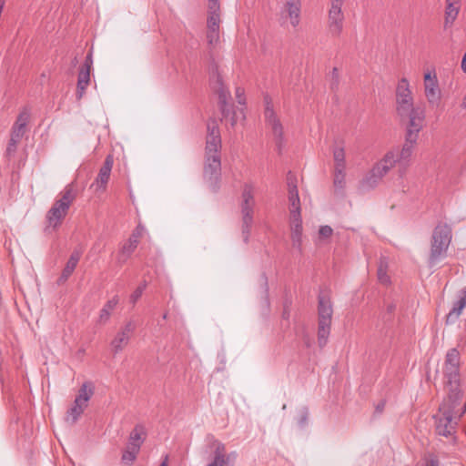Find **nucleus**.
Here are the masks:
<instances>
[{"instance_id": "nucleus-1", "label": "nucleus", "mask_w": 466, "mask_h": 466, "mask_svg": "<svg viewBox=\"0 0 466 466\" xmlns=\"http://www.w3.org/2000/svg\"><path fill=\"white\" fill-rule=\"evenodd\" d=\"M396 113L400 122L405 124V141L401 147L389 150L381 158L390 170L398 167L402 177L411 164L412 155L417 145L420 132L425 124V109L415 106L410 85L406 78H401L396 88Z\"/></svg>"}, {"instance_id": "nucleus-2", "label": "nucleus", "mask_w": 466, "mask_h": 466, "mask_svg": "<svg viewBox=\"0 0 466 466\" xmlns=\"http://www.w3.org/2000/svg\"><path fill=\"white\" fill-rule=\"evenodd\" d=\"M220 148V132L217 123L213 121L208 125L203 178L209 189L214 192L219 187L221 177Z\"/></svg>"}, {"instance_id": "nucleus-3", "label": "nucleus", "mask_w": 466, "mask_h": 466, "mask_svg": "<svg viewBox=\"0 0 466 466\" xmlns=\"http://www.w3.org/2000/svg\"><path fill=\"white\" fill-rule=\"evenodd\" d=\"M76 198V189L74 183L68 184L58 195L50 209L46 212V232L56 230L66 217L69 208Z\"/></svg>"}, {"instance_id": "nucleus-4", "label": "nucleus", "mask_w": 466, "mask_h": 466, "mask_svg": "<svg viewBox=\"0 0 466 466\" xmlns=\"http://www.w3.org/2000/svg\"><path fill=\"white\" fill-rule=\"evenodd\" d=\"M452 240L451 227L445 222H439L432 230L431 248L428 258L430 267H434L447 257Z\"/></svg>"}, {"instance_id": "nucleus-5", "label": "nucleus", "mask_w": 466, "mask_h": 466, "mask_svg": "<svg viewBox=\"0 0 466 466\" xmlns=\"http://www.w3.org/2000/svg\"><path fill=\"white\" fill-rule=\"evenodd\" d=\"M255 205V187L252 184L247 183L243 186L239 205L242 222L241 233L246 243L250 236Z\"/></svg>"}, {"instance_id": "nucleus-6", "label": "nucleus", "mask_w": 466, "mask_h": 466, "mask_svg": "<svg viewBox=\"0 0 466 466\" xmlns=\"http://www.w3.org/2000/svg\"><path fill=\"white\" fill-rule=\"evenodd\" d=\"M95 386L91 381H86L82 384L75 398L74 402L67 410L65 417L66 423L73 425L83 414L88 406V401L94 395Z\"/></svg>"}, {"instance_id": "nucleus-7", "label": "nucleus", "mask_w": 466, "mask_h": 466, "mask_svg": "<svg viewBox=\"0 0 466 466\" xmlns=\"http://www.w3.org/2000/svg\"><path fill=\"white\" fill-rule=\"evenodd\" d=\"M319 329H318V342L319 347H324L327 344L328 338L330 332V325L332 319V304L330 299L327 295L319 296Z\"/></svg>"}, {"instance_id": "nucleus-8", "label": "nucleus", "mask_w": 466, "mask_h": 466, "mask_svg": "<svg viewBox=\"0 0 466 466\" xmlns=\"http://www.w3.org/2000/svg\"><path fill=\"white\" fill-rule=\"evenodd\" d=\"M345 0H330L328 12V26L332 36L338 37L341 35L344 25V14L342 6Z\"/></svg>"}, {"instance_id": "nucleus-9", "label": "nucleus", "mask_w": 466, "mask_h": 466, "mask_svg": "<svg viewBox=\"0 0 466 466\" xmlns=\"http://www.w3.org/2000/svg\"><path fill=\"white\" fill-rule=\"evenodd\" d=\"M389 171V166H386L382 159H380L360 181L359 190L365 193L375 188Z\"/></svg>"}, {"instance_id": "nucleus-10", "label": "nucleus", "mask_w": 466, "mask_h": 466, "mask_svg": "<svg viewBox=\"0 0 466 466\" xmlns=\"http://www.w3.org/2000/svg\"><path fill=\"white\" fill-rule=\"evenodd\" d=\"M301 0H286L280 9L283 24L289 23L293 29H297L301 22Z\"/></svg>"}, {"instance_id": "nucleus-11", "label": "nucleus", "mask_w": 466, "mask_h": 466, "mask_svg": "<svg viewBox=\"0 0 466 466\" xmlns=\"http://www.w3.org/2000/svg\"><path fill=\"white\" fill-rule=\"evenodd\" d=\"M144 231L145 228L141 224H138L133 230L129 238L122 245L116 256V262L119 266L124 265L134 253L144 235Z\"/></svg>"}, {"instance_id": "nucleus-12", "label": "nucleus", "mask_w": 466, "mask_h": 466, "mask_svg": "<svg viewBox=\"0 0 466 466\" xmlns=\"http://www.w3.org/2000/svg\"><path fill=\"white\" fill-rule=\"evenodd\" d=\"M447 397L443 400L441 406H446L447 410L461 411L463 409L459 408L460 401L464 394V388L461 380H448L445 385Z\"/></svg>"}, {"instance_id": "nucleus-13", "label": "nucleus", "mask_w": 466, "mask_h": 466, "mask_svg": "<svg viewBox=\"0 0 466 466\" xmlns=\"http://www.w3.org/2000/svg\"><path fill=\"white\" fill-rule=\"evenodd\" d=\"M265 104L266 123L268 128L271 130L272 135L274 136V139L279 150H280L283 144V127L273 110L272 103L268 96L265 97Z\"/></svg>"}, {"instance_id": "nucleus-14", "label": "nucleus", "mask_w": 466, "mask_h": 466, "mask_svg": "<svg viewBox=\"0 0 466 466\" xmlns=\"http://www.w3.org/2000/svg\"><path fill=\"white\" fill-rule=\"evenodd\" d=\"M136 329L137 324L132 319L127 321L124 326L121 327L110 343L113 355L118 354L128 345Z\"/></svg>"}, {"instance_id": "nucleus-15", "label": "nucleus", "mask_w": 466, "mask_h": 466, "mask_svg": "<svg viewBox=\"0 0 466 466\" xmlns=\"http://www.w3.org/2000/svg\"><path fill=\"white\" fill-rule=\"evenodd\" d=\"M424 95L431 105H438L441 101V89L435 73L428 71L424 74Z\"/></svg>"}, {"instance_id": "nucleus-16", "label": "nucleus", "mask_w": 466, "mask_h": 466, "mask_svg": "<svg viewBox=\"0 0 466 466\" xmlns=\"http://www.w3.org/2000/svg\"><path fill=\"white\" fill-rule=\"evenodd\" d=\"M229 97V92L221 88L218 91V104L220 106L221 114L224 118L228 119L231 126H235L239 117L245 118V115L243 109H239L237 111H230V108L228 105V99Z\"/></svg>"}, {"instance_id": "nucleus-17", "label": "nucleus", "mask_w": 466, "mask_h": 466, "mask_svg": "<svg viewBox=\"0 0 466 466\" xmlns=\"http://www.w3.org/2000/svg\"><path fill=\"white\" fill-rule=\"evenodd\" d=\"M289 201L290 216L295 218L300 216V201L296 185V178L289 174L288 176Z\"/></svg>"}, {"instance_id": "nucleus-18", "label": "nucleus", "mask_w": 466, "mask_h": 466, "mask_svg": "<svg viewBox=\"0 0 466 466\" xmlns=\"http://www.w3.org/2000/svg\"><path fill=\"white\" fill-rule=\"evenodd\" d=\"M460 353L457 349H451L446 355L444 374L447 379H455L459 376Z\"/></svg>"}, {"instance_id": "nucleus-19", "label": "nucleus", "mask_w": 466, "mask_h": 466, "mask_svg": "<svg viewBox=\"0 0 466 466\" xmlns=\"http://www.w3.org/2000/svg\"><path fill=\"white\" fill-rule=\"evenodd\" d=\"M236 453L228 454L226 446L222 442H217L213 453V459L207 466H229V461L235 459Z\"/></svg>"}, {"instance_id": "nucleus-20", "label": "nucleus", "mask_w": 466, "mask_h": 466, "mask_svg": "<svg viewBox=\"0 0 466 466\" xmlns=\"http://www.w3.org/2000/svg\"><path fill=\"white\" fill-rule=\"evenodd\" d=\"M114 165V157L112 155H107L103 166L100 167L98 175L96 177L95 184L97 188L105 190L107 185V182L110 177V174L112 171V167Z\"/></svg>"}, {"instance_id": "nucleus-21", "label": "nucleus", "mask_w": 466, "mask_h": 466, "mask_svg": "<svg viewBox=\"0 0 466 466\" xmlns=\"http://www.w3.org/2000/svg\"><path fill=\"white\" fill-rule=\"evenodd\" d=\"M461 10V0H446L444 12V29L451 28L456 21Z\"/></svg>"}, {"instance_id": "nucleus-22", "label": "nucleus", "mask_w": 466, "mask_h": 466, "mask_svg": "<svg viewBox=\"0 0 466 466\" xmlns=\"http://www.w3.org/2000/svg\"><path fill=\"white\" fill-rule=\"evenodd\" d=\"M290 231L291 240L293 248H297L301 252L302 248V221L301 217H291L290 216Z\"/></svg>"}, {"instance_id": "nucleus-23", "label": "nucleus", "mask_w": 466, "mask_h": 466, "mask_svg": "<svg viewBox=\"0 0 466 466\" xmlns=\"http://www.w3.org/2000/svg\"><path fill=\"white\" fill-rule=\"evenodd\" d=\"M466 307V287L460 292L459 299L454 302L452 309L450 310L446 317V323H454L461 314L463 309Z\"/></svg>"}, {"instance_id": "nucleus-24", "label": "nucleus", "mask_w": 466, "mask_h": 466, "mask_svg": "<svg viewBox=\"0 0 466 466\" xmlns=\"http://www.w3.org/2000/svg\"><path fill=\"white\" fill-rule=\"evenodd\" d=\"M30 114L26 109H24L17 116L15 123L13 126L11 136L15 138H22L26 131V125L29 121Z\"/></svg>"}, {"instance_id": "nucleus-25", "label": "nucleus", "mask_w": 466, "mask_h": 466, "mask_svg": "<svg viewBox=\"0 0 466 466\" xmlns=\"http://www.w3.org/2000/svg\"><path fill=\"white\" fill-rule=\"evenodd\" d=\"M147 431L143 425L137 424L130 432L127 446L136 448L140 451V448L146 439Z\"/></svg>"}, {"instance_id": "nucleus-26", "label": "nucleus", "mask_w": 466, "mask_h": 466, "mask_svg": "<svg viewBox=\"0 0 466 466\" xmlns=\"http://www.w3.org/2000/svg\"><path fill=\"white\" fill-rule=\"evenodd\" d=\"M80 258H81V253L79 251L75 250L71 254V256H70L68 261L66 262V267L63 269L62 274L58 279L59 283L65 282L71 276V274L74 272L75 268H76Z\"/></svg>"}, {"instance_id": "nucleus-27", "label": "nucleus", "mask_w": 466, "mask_h": 466, "mask_svg": "<svg viewBox=\"0 0 466 466\" xmlns=\"http://www.w3.org/2000/svg\"><path fill=\"white\" fill-rule=\"evenodd\" d=\"M119 302V297L115 295L112 299H110L102 308L98 317V322L100 324H106L111 316L112 311L116 309Z\"/></svg>"}, {"instance_id": "nucleus-28", "label": "nucleus", "mask_w": 466, "mask_h": 466, "mask_svg": "<svg viewBox=\"0 0 466 466\" xmlns=\"http://www.w3.org/2000/svg\"><path fill=\"white\" fill-rule=\"evenodd\" d=\"M90 82V71L86 68H80L78 73L77 86H76V98L81 99L86 92V87Z\"/></svg>"}, {"instance_id": "nucleus-29", "label": "nucleus", "mask_w": 466, "mask_h": 466, "mask_svg": "<svg viewBox=\"0 0 466 466\" xmlns=\"http://www.w3.org/2000/svg\"><path fill=\"white\" fill-rule=\"evenodd\" d=\"M334 168L346 169L345 150L342 147H335L333 149Z\"/></svg>"}, {"instance_id": "nucleus-30", "label": "nucleus", "mask_w": 466, "mask_h": 466, "mask_svg": "<svg viewBox=\"0 0 466 466\" xmlns=\"http://www.w3.org/2000/svg\"><path fill=\"white\" fill-rule=\"evenodd\" d=\"M138 453L139 450L127 445L122 453L121 461L124 464L130 466L136 461Z\"/></svg>"}, {"instance_id": "nucleus-31", "label": "nucleus", "mask_w": 466, "mask_h": 466, "mask_svg": "<svg viewBox=\"0 0 466 466\" xmlns=\"http://www.w3.org/2000/svg\"><path fill=\"white\" fill-rule=\"evenodd\" d=\"M207 40L210 46H214L218 43L219 25H207Z\"/></svg>"}, {"instance_id": "nucleus-32", "label": "nucleus", "mask_w": 466, "mask_h": 466, "mask_svg": "<svg viewBox=\"0 0 466 466\" xmlns=\"http://www.w3.org/2000/svg\"><path fill=\"white\" fill-rule=\"evenodd\" d=\"M346 169L334 168L333 185L336 189H343L346 185Z\"/></svg>"}, {"instance_id": "nucleus-33", "label": "nucleus", "mask_w": 466, "mask_h": 466, "mask_svg": "<svg viewBox=\"0 0 466 466\" xmlns=\"http://www.w3.org/2000/svg\"><path fill=\"white\" fill-rule=\"evenodd\" d=\"M388 269V262L386 258H380L379 267H378V279L380 283L382 284H388L390 283V277L387 274Z\"/></svg>"}, {"instance_id": "nucleus-34", "label": "nucleus", "mask_w": 466, "mask_h": 466, "mask_svg": "<svg viewBox=\"0 0 466 466\" xmlns=\"http://www.w3.org/2000/svg\"><path fill=\"white\" fill-rule=\"evenodd\" d=\"M339 73L337 67H334L330 73V88L333 91L339 89Z\"/></svg>"}, {"instance_id": "nucleus-35", "label": "nucleus", "mask_w": 466, "mask_h": 466, "mask_svg": "<svg viewBox=\"0 0 466 466\" xmlns=\"http://www.w3.org/2000/svg\"><path fill=\"white\" fill-rule=\"evenodd\" d=\"M146 287H147V282L144 281L141 285H139L136 289V290L130 296L131 303L135 304L139 299V298L142 296Z\"/></svg>"}, {"instance_id": "nucleus-36", "label": "nucleus", "mask_w": 466, "mask_h": 466, "mask_svg": "<svg viewBox=\"0 0 466 466\" xmlns=\"http://www.w3.org/2000/svg\"><path fill=\"white\" fill-rule=\"evenodd\" d=\"M333 229L329 226H321L319 229V238L321 240L328 239L331 237Z\"/></svg>"}, {"instance_id": "nucleus-37", "label": "nucleus", "mask_w": 466, "mask_h": 466, "mask_svg": "<svg viewBox=\"0 0 466 466\" xmlns=\"http://www.w3.org/2000/svg\"><path fill=\"white\" fill-rule=\"evenodd\" d=\"M220 13L208 14L207 25H220Z\"/></svg>"}, {"instance_id": "nucleus-38", "label": "nucleus", "mask_w": 466, "mask_h": 466, "mask_svg": "<svg viewBox=\"0 0 466 466\" xmlns=\"http://www.w3.org/2000/svg\"><path fill=\"white\" fill-rule=\"evenodd\" d=\"M220 13V5L218 0H208V14Z\"/></svg>"}, {"instance_id": "nucleus-39", "label": "nucleus", "mask_w": 466, "mask_h": 466, "mask_svg": "<svg viewBox=\"0 0 466 466\" xmlns=\"http://www.w3.org/2000/svg\"><path fill=\"white\" fill-rule=\"evenodd\" d=\"M236 99L239 105H245L246 98H245V92L244 89L241 87H237L235 91Z\"/></svg>"}, {"instance_id": "nucleus-40", "label": "nucleus", "mask_w": 466, "mask_h": 466, "mask_svg": "<svg viewBox=\"0 0 466 466\" xmlns=\"http://www.w3.org/2000/svg\"><path fill=\"white\" fill-rule=\"evenodd\" d=\"M418 466H439V461L436 458L431 457V458L426 459L423 462H421Z\"/></svg>"}, {"instance_id": "nucleus-41", "label": "nucleus", "mask_w": 466, "mask_h": 466, "mask_svg": "<svg viewBox=\"0 0 466 466\" xmlns=\"http://www.w3.org/2000/svg\"><path fill=\"white\" fill-rule=\"evenodd\" d=\"M92 64H93V60H92V54L89 53L86 57V60H85V63L83 64V66L80 67V68H86L87 69L88 71L91 70V66H92Z\"/></svg>"}, {"instance_id": "nucleus-42", "label": "nucleus", "mask_w": 466, "mask_h": 466, "mask_svg": "<svg viewBox=\"0 0 466 466\" xmlns=\"http://www.w3.org/2000/svg\"><path fill=\"white\" fill-rule=\"evenodd\" d=\"M15 151H16V147L9 142L7 145V147H6V154L8 156H11V155H14L15 153Z\"/></svg>"}, {"instance_id": "nucleus-43", "label": "nucleus", "mask_w": 466, "mask_h": 466, "mask_svg": "<svg viewBox=\"0 0 466 466\" xmlns=\"http://www.w3.org/2000/svg\"><path fill=\"white\" fill-rule=\"evenodd\" d=\"M20 140V138H15L13 136H11L9 142L17 147V145L19 144Z\"/></svg>"}, {"instance_id": "nucleus-44", "label": "nucleus", "mask_w": 466, "mask_h": 466, "mask_svg": "<svg viewBox=\"0 0 466 466\" xmlns=\"http://www.w3.org/2000/svg\"><path fill=\"white\" fill-rule=\"evenodd\" d=\"M461 69L464 73H466V53L464 54L461 60Z\"/></svg>"}, {"instance_id": "nucleus-45", "label": "nucleus", "mask_w": 466, "mask_h": 466, "mask_svg": "<svg viewBox=\"0 0 466 466\" xmlns=\"http://www.w3.org/2000/svg\"><path fill=\"white\" fill-rule=\"evenodd\" d=\"M384 406H385V403L382 401L380 402V404H378V406L376 407V411L377 412H382L383 409H384Z\"/></svg>"}, {"instance_id": "nucleus-46", "label": "nucleus", "mask_w": 466, "mask_h": 466, "mask_svg": "<svg viewBox=\"0 0 466 466\" xmlns=\"http://www.w3.org/2000/svg\"><path fill=\"white\" fill-rule=\"evenodd\" d=\"M159 466H168V456L166 455Z\"/></svg>"}, {"instance_id": "nucleus-47", "label": "nucleus", "mask_w": 466, "mask_h": 466, "mask_svg": "<svg viewBox=\"0 0 466 466\" xmlns=\"http://www.w3.org/2000/svg\"><path fill=\"white\" fill-rule=\"evenodd\" d=\"M396 306L394 304H390L387 308L389 312H392L395 309Z\"/></svg>"}, {"instance_id": "nucleus-48", "label": "nucleus", "mask_w": 466, "mask_h": 466, "mask_svg": "<svg viewBox=\"0 0 466 466\" xmlns=\"http://www.w3.org/2000/svg\"><path fill=\"white\" fill-rule=\"evenodd\" d=\"M167 319V313L166 312L163 314V319Z\"/></svg>"}]
</instances>
